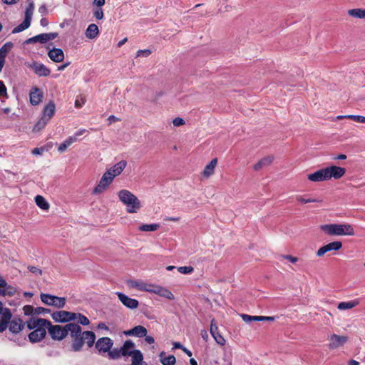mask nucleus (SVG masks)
I'll use <instances>...</instances> for the list:
<instances>
[{
    "instance_id": "1",
    "label": "nucleus",
    "mask_w": 365,
    "mask_h": 365,
    "mask_svg": "<svg viewBox=\"0 0 365 365\" xmlns=\"http://www.w3.org/2000/svg\"><path fill=\"white\" fill-rule=\"evenodd\" d=\"M47 330L51 337L54 340H62L70 334L73 338L72 350L79 351L86 343L89 347L93 346L96 335L91 331L82 332L81 327L76 323H68L65 326L46 324Z\"/></svg>"
},
{
    "instance_id": "2",
    "label": "nucleus",
    "mask_w": 365,
    "mask_h": 365,
    "mask_svg": "<svg viewBox=\"0 0 365 365\" xmlns=\"http://www.w3.org/2000/svg\"><path fill=\"white\" fill-rule=\"evenodd\" d=\"M46 324H50V321L41 318L31 317L27 321L28 329H34L29 334L30 341L33 343L38 342L46 336Z\"/></svg>"
},
{
    "instance_id": "3",
    "label": "nucleus",
    "mask_w": 365,
    "mask_h": 365,
    "mask_svg": "<svg viewBox=\"0 0 365 365\" xmlns=\"http://www.w3.org/2000/svg\"><path fill=\"white\" fill-rule=\"evenodd\" d=\"M119 200L126 206L128 213H136L141 207L140 200L130 191L121 190L118 193Z\"/></svg>"
},
{
    "instance_id": "4",
    "label": "nucleus",
    "mask_w": 365,
    "mask_h": 365,
    "mask_svg": "<svg viewBox=\"0 0 365 365\" xmlns=\"http://www.w3.org/2000/svg\"><path fill=\"white\" fill-rule=\"evenodd\" d=\"M320 229L330 236L354 235V228L349 224H326L321 225Z\"/></svg>"
},
{
    "instance_id": "5",
    "label": "nucleus",
    "mask_w": 365,
    "mask_h": 365,
    "mask_svg": "<svg viewBox=\"0 0 365 365\" xmlns=\"http://www.w3.org/2000/svg\"><path fill=\"white\" fill-rule=\"evenodd\" d=\"M34 10V3L32 1H31L29 3V5L26 9L25 18H24V21L21 24H20L19 25H18L17 26H16L15 28H14V29L11 31L12 34H17V33L21 32L30 26Z\"/></svg>"
},
{
    "instance_id": "6",
    "label": "nucleus",
    "mask_w": 365,
    "mask_h": 365,
    "mask_svg": "<svg viewBox=\"0 0 365 365\" xmlns=\"http://www.w3.org/2000/svg\"><path fill=\"white\" fill-rule=\"evenodd\" d=\"M40 298L42 302H43L45 304L48 306H53L58 309L64 307L66 301L65 297H59L57 296L43 293L41 294Z\"/></svg>"
},
{
    "instance_id": "7",
    "label": "nucleus",
    "mask_w": 365,
    "mask_h": 365,
    "mask_svg": "<svg viewBox=\"0 0 365 365\" xmlns=\"http://www.w3.org/2000/svg\"><path fill=\"white\" fill-rule=\"evenodd\" d=\"M52 319L56 322H68L75 320L77 318L76 313L65 310L54 312L51 314Z\"/></svg>"
},
{
    "instance_id": "8",
    "label": "nucleus",
    "mask_w": 365,
    "mask_h": 365,
    "mask_svg": "<svg viewBox=\"0 0 365 365\" xmlns=\"http://www.w3.org/2000/svg\"><path fill=\"white\" fill-rule=\"evenodd\" d=\"M58 35V33L56 32L41 34L26 39L24 43L30 44L37 42L41 43H46V42L56 38Z\"/></svg>"
},
{
    "instance_id": "9",
    "label": "nucleus",
    "mask_w": 365,
    "mask_h": 365,
    "mask_svg": "<svg viewBox=\"0 0 365 365\" xmlns=\"http://www.w3.org/2000/svg\"><path fill=\"white\" fill-rule=\"evenodd\" d=\"M113 179L110 173L106 172L101 177L99 183L93 189V194L102 193L113 182Z\"/></svg>"
},
{
    "instance_id": "10",
    "label": "nucleus",
    "mask_w": 365,
    "mask_h": 365,
    "mask_svg": "<svg viewBox=\"0 0 365 365\" xmlns=\"http://www.w3.org/2000/svg\"><path fill=\"white\" fill-rule=\"evenodd\" d=\"M87 130L86 129H80L76 131L73 135L67 138L58 148V151L63 153L67 148H68L72 143L76 142L79 136L82 135Z\"/></svg>"
},
{
    "instance_id": "11",
    "label": "nucleus",
    "mask_w": 365,
    "mask_h": 365,
    "mask_svg": "<svg viewBox=\"0 0 365 365\" xmlns=\"http://www.w3.org/2000/svg\"><path fill=\"white\" fill-rule=\"evenodd\" d=\"M342 247V243L340 241L329 242L326 245L321 247L317 252V257H322L327 252L331 251H338Z\"/></svg>"
},
{
    "instance_id": "12",
    "label": "nucleus",
    "mask_w": 365,
    "mask_h": 365,
    "mask_svg": "<svg viewBox=\"0 0 365 365\" xmlns=\"http://www.w3.org/2000/svg\"><path fill=\"white\" fill-rule=\"evenodd\" d=\"M328 339L330 341L328 344L329 348L334 349L344 345L348 341V337L333 334L329 336Z\"/></svg>"
},
{
    "instance_id": "13",
    "label": "nucleus",
    "mask_w": 365,
    "mask_h": 365,
    "mask_svg": "<svg viewBox=\"0 0 365 365\" xmlns=\"http://www.w3.org/2000/svg\"><path fill=\"white\" fill-rule=\"evenodd\" d=\"M113 345V340L109 337L100 338L96 343V348L100 353L108 352Z\"/></svg>"
},
{
    "instance_id": "14",
    "label": "nucleus",
    "mask_w": 365,
    "mask_h": 365,
    "mask_svg": "<svg viewBox=\"0 0 365 365\" xmlns=\"http://www.w3.org/2000/svg\"><path fill=\"white\" fill-rule=\"evenodd\" d=\"M116 294L121 303L127 308L134 309L138 307L139 302L137 299L130 298L122 292H117Z\"/></svg>"
},
{
    "instance_id": "15",
    "label": "nucleus",
    "mask_w": 365,
    "mask_h": 365,
    "mask_svg": "<svg viewBox=\"0 0 365 365\" xmlns=\"http://www.w3.org/2000/svg\"><path fill=\"white\" fill-rule=\"evenodd\" d=\"M327 173H328V180L331 178L339 179L344 175L346 170L344 168L332 165L325 168Z\"/></svg>"
},
{
    "instance_id": "16",
    "label": "nucleus",
    "mask_w": 365,
    "mask_h": 365,
    "mask_svg": "<svg viewBox=\"0 0 365 365\" xmlns=\"http://www.w3.org/2000/svg\"><path fill=\"white\" fill-rule=\"evenodd\" d=\"M328 173H327L326 168L320 169L314 173L309 174L307 178L309 180L312 182H322L328 180Z\"/></svg>"
},
{
    "instance_id": "17",
    "label": "nucleus",
    "mask_w": 365,
    "mask_h": 365,
    "mask_svg": "<svg viewBox=\"0 0 365 365\" xmlns=\"http://www.w3.org/2000/svg\"><path fill=\"white\" fill-rule=\"evenodd\" d=\"M31 68L33 69L34 73L38 76H48L51 73V71L44 64L34 62L31 65Z\"/></svg>"
},
{
    "instance_id": "18",
    "label": "nucleus",
    "mask_w": 365,
    "mask_h": 365,
    "mask_svg": "<svg viewBox=\"0 0 365 365\" xmlns=\"http://www.w3.org/2000/svg\"><path fill=\"white\" fill-rule=\"evenodd\" d=\"M11 316V313L8 308H5L4 312H0V332L4 331L7 328Z\"/></svg>"
},
{
    "instance_id": "19",
    "label": "nucleus",
    "mask_w": 365,
    "mask_h": 365,
    "mask_svg": "<svg viewBox=\"0 0 365 365\" xmlns=\"http://www.w3.org/2000/svg\"><path fill=\"white\" fill-rule=\"evenodd\" d=\"M127 336H132L136 337H144L148 333L146 328L141 325H138L133 328L124 332Z\"/></svg>"
},
{
    "instance_id": "20",
    "label": "nucleus",
    "mask_w": 365,
    "mask_h": 365,
    "mask_svg": "<svg viewBox=\"0 0 365 365\" xmlns=\"http://www.w3.org/2000/svg\"><path fill=\"white\" fill-rule=\"evenodd\" d=\"M210 334H212V337L215 339V341L222 346L225 344V339L224 337L219 333L218 331V327L217 324L215 323L214 320H212L211 324H210Z\"/></svg>"
},
{
    "instance_id": "21",
    "label": "nucleus",
    "mask_w": 365,
    "mask_h": 365,
    "mask_svg": "<svg viewBox=\"0 0 365 365\" xmlns=\"http://www.w3.org/2000/svg\"><path fill=\"white\" fill-rule=\"evenodd\" d=\"M48 56L51 61L56 63L62 62L64 59V53L61 48H53L48 52Z\"/></svg>"
},
{
    "instance_id": "22",
    "label": "nucleus",
    "mask_w": 365,
    "mask_h": 365,
    "mask_svg": "<svg viewBox=\"0 0 365 365\" xmlns=\"http://www.w3.org/2000/svg\"><path fill=\"white\" fill-rule=\"evenodd\" d=\"M127 163L125 160H121L108 169L106 172L110 173V175L114 178L119 175L125 168Z\"/></svg>"
},
{
    "instance_id": "23",
    "label": "nucleus",
    "mask_w": 365,
    "mask_h": 365,
    "mask_svg": "<svg viewBox=\"0 0 365 365\" xmlns=\"http://www.w3.org/2000/svg\"><path fill=\"white\" fill-rule=\"evenodd\" d=\"M43 98V93L38 88H33L30 92V102L33 106L38 105Z\"/></svg>"
},
{
    "instance_id": "24",
    "label": "nucleus",
    "mask_w": 365,
    "mask_h": 365,
    "mask_svg": "<svg viewBox=\"0 0 365 365\" xmlns=\"http://www.w3.org/2000/svg\"><path fill=\"white\" fill-rule=\"evenodd\" d=\"M135 347V344L131 340H126L120 348L121 354L123 356H130Z\"/></svg>"
},
{
    "instance_id": "25",
    "label": "nucleus",
    "mask_w": 365,
    "mask_h": 365,
    "mask_svg": "<svg viewBox=\"0 0 365 365\" xmlns=\"http://www.w3.org/2000/svg\"><path fill=\"white\" fill-rule=\"evenodd\" d=\"M56 111V106L53 101H50L43 108L42 117H46L50 120Z\"/></svg>"
},
{
    "instance_id": "26",
    "label": "nucleus",
    "mask_w": 365,
    "mask_h": 365,
    "mask_svg": "<svg viewBox=\"0 0 365 365\" xmlns=\"http://www.w3.org/2000/svg\"><path fill=\"white\" fill-rule=\"evenodd\" d=\"M217 158H213L210 163L209 164H207L203 172H202V175L205 178H209L212 175L214 174V172H215V167L217 165Z\"/></svg>"
},
{
    "instance_id": "27",
    "label": "nucleus",
    "mask_w": 365,
    "mask_h": 365,
    "mask_svg": "<svg viewBox=\"0 0 365 365\" xmlns=\"http://www.w3.org/2000/svg\"><path fill=\"white\" fill-rule=\"evenodd\" d=\"M99 34V29L96 24H90L86 30L85 35L89 39L96 38Z\"/></svg>"
},
{
    "instance_id": "28",
    "label": "nucleus",
    "mask_w": 365,
    "mask_h": 365,
    "mask_svg": "<svg viewBox=\"0 0 365 365\" xmlns=\"http://www.w3.org/2000/svg\"><path fill=\"white\" fill-rule=\"evenodd\" d=\"M154 294L170 300L175 299L173 294L170 290L159 285H158L156 289L154 290Z\"/></svg>"
},
{
    "instance_id": "29",
    "label": "nucleus",
    "mask_w": 365,
    "mask_h": 365,
    "mask_svg": "<svg viewBox=\"0 0 365 365\" xmlns=\"http://www.w3.org/2000/svg\"><path fill=\"white\" fill-rule=\"evenodd\" d=\"M274 160L273 156H267L263 158H262L259 161H258L255 165L254 169L255 170H259V169L262 168L263 167H266L269 165Z\"/></svg>"
},
{
    "instance_id": "30",
    "label": "nucleus",
    "mask_w": 365,
    "mask_h": 365,
    "mask_svg": "<svg viewBox=\"0 0 365 365\" xmlns=\"http://www.w3.org/2000/svg\"><path fill=\"white\" fill-rule=\"evenodd\" d=\"M130 356L132 357L131 365H142L143 356L140 350H134Z\"/></svg>"
},
{
    "instance_id": "31",
    "label": "nucleus",
    "mask_w": 365,
    "mask_h": 365,
    "mask_svg": "<svg viewBox=\"0 0 365 365\" xmlns=\"http://www.w3.org/2000/svg\"><path fill=\"white\" fill-rule=\"evenodd\" d=\"M24 328V324L21 319H14L10 322L9 330L12 333L17 334Z\"/></svg>"
},
{
    "instance_id": "32",
    "label": "nucleus",
    "mask_w": 365,
    "mask_h": 365,
    "mask_svg": "<svg viewBox=\"0 0 365 365\" xmlns=\"http://www.w3.org/2000/svg\"><path fill=\"white\" fill-rule=\"evenodd\" d=\"M160 360L163 365H174L176 363V359L174 355L165 356V352L160 354Z\"/></svg>"
},
{
    "instance_id": "33",
    "label": "nucleus",
    "mask_w": 365,
    "mask_h": 365,
    "mask_svg": "<svg viewBox=\"0 0 365 365\" xmlns=\"http://www.w3.org/2000/svg\"><path fill=\"white\" fill-rule=\"evenodd\" d=\"M35 202L38 207L43 210H47L49 208V204L46 199L41 195H36Z\"/></svg>"
},
{
    "instance_id": "34",
    "label": "nucleus",
    "mask_w": 365,
    "mask_h": 365,
    "mask_svg": "<svg viewBox=\"0 0 365 365\" xmlns=\"http://www.w3.org/2000/svg\"><path fill=\"white\" fill-rule=\"evenodd\" d=\"M348 14L350 16L357 19H365V9H353L348 10Z\"/></svg>"
},
{
    "instance_id": "35",
    "label": "nucleus",
    "mask_w": 365,
    "mask_h": 365,
    "mask_svg": "<svg viewBox=\"0 0 365 365\" xmlns=\"http://www.w3.org/2000/svg\"><path fill=\"white\" fill-rule=\"evenodd\" d=\"M16 292V289L11 286V285H9L7 283H6V287H2L1 289H0V295H2V296H14Z\"/></svg>"
},
{
    "instance_id": "36",
    "label": "nucleus",
    "mask_w": 365,
    "mask_h": 365,
    "mask_svg": "<svg viewBox=\"0 0 365 365\" xmlns=\"http://www.w3.org/2000/svg\"><path fill=\"white\" fill-rule=\"evenodd\" d=\"M358 304H359V302L357 300L349 301V302H342L338 304L337 308L340 310H345V309H351Z\"/></svg>"
},
{
    "instance_id": "37",
    "label": "nucleus",
    "mask_w": 365,
    "mask_h": 365,
    "mask_svg": "<svg viewBox=\"0 0 365 365\" xmlns=\"http://www.w3.org/2000/svg\"><path fill=\"white\" fill-rule=\"evenodd\" d=\"M128 285L131 287L136 288L140 291L147 289L145 287V282L140 280H130L128 282Z\"/></svg>"
},
{
    "instance_id": "38",
    "label": "nucleus",
    "mask_w": 365,
    "mask_h": 365,
    "mask_svg": "<svg viewBox=\"0 0 365 365\" xmlns=\"http://www.w3.org/2000/svg\"><path fill=\"white\" fill-rule=\"evenodd\" d=\"M13 47L14 43L10 41L4 43L0 48V56L6 58L8 53L11 50Z\"/></svg>"
},
{
    "instance_id": "39",
    "label": "nucleus",
    "mask_w": 365,
    "mask_h": 365,
    "mask_svg": "<svg viewBox=\"0 0 365 365\" xmlns=\"http://www.w3.org/2000/svg\"><path fill=\"white\" fill-rule=\"evenodd\" d=\"M49 120H48L46 117H41L38 122L34 125L33 128L34 132H38L41 129H43L46 125L48 123Z\"/></svg>"
},
{
    "instance_id": "40",
    "label": "nucleus",
    "mask_w": 365,
    "mask_h": 365,
    "mask_svg": "<svg viewBox=\"0 0 365 365\" xmlns=\"http://www.w3.org/2000/svg\"><path fill=\"white\" fill-rule=\"evenodd\" d=\"M160 227L159 224H144L139 227V230L142 232H153Z\"/></svg>"
},
{
    "instance_id": "41",
    "label": "nucleus",
    "mask_w": 365,
    "mask_h": 365,
    "mask_svg": "<svg viewBox=\"0 0 365 365\" xmlns=\"http://www.w3.org/2000/svg\"><path fill=\"white\" fill-rule=\"evenodd\" d=\"M296 200L298 202L302 204H306L309 202H322V200L319 199H313V198H307L304 195H297L296 197Z\"/></svg>"
},
{
    "instance_id": "42",
    "label": "nucleus",
    "mask_w": 365,
    "mask_h": 365,
    "mask_svg": "<svg viewBox=\"0 0 365 365\" xmlns=\"http://www.w3.org/2000/svg\"><path fill=\"white\" fill-rule=\"evenodd\" d=\"M108 356L112 359H119L122 356L120 349H114L113 350L110 349V351H108Z\"/></svg>"
},
{
    "instance_id": "43",
    "label": "nucleus",
    "mask_w": 365,
    "mask_h": 365,
    "mask_svg": "<svg viewBox=\"0 0 365 365\" xmlns=\"http://www.w3.org/2000/svg\"><path fill=\"white\" fill-rule=\"evenodd\" d=\"M178 271L184 274H191L194 271V268L191 266H183L178 267Z\"/></svg>"
},
{
    "instance_id": "44",
    "label": "nucleus",
    "mask_w": 365,
    "mask_h": 365,
    "mask_svg": "<svg viewBox=\"0 0 365 365\" xmlns=\"http://www.w3.org/2000/svg\"><path fill=\"white\" fill-rule=\"evenodd\" d=\"M78 322L82 325H88L90 324L89 319L81 314H76Z\"/></svg>"
},
{
    "instance_id": "45",
    "label": "nucleus",
    "mask_w": 365,
    "mask_h": 365,
    "mask_svg": "<svg viewBox=\"0 0 365 365\" xmlns=\"http://www.w3.org/2000/svg\"><path fill=\"white\" fill-rule=\"evenodd\" d=\"M242 318L245 322H250L252 321L259 322L260 316H250L247 314H242Z\"/></svg>"
},
{
    "instance_id": "46",
    "label": "nucleus",
    "mask_w": 365,
    "mask_h": 365,
    "mask_svg": "<svg viewBox=\"0 0 365 365\" xmlns=\"http://www.w3.org/2000/svg\"><path fill=\"white\" fill-rule=\"evenodd\" d=\"M93 16L97 20H101L104 17V13L103 9L101 7H97L96 9L93 10Z\"/></svg>"
},
{
    "instance_id": "47",
    "label": "nucleus",
    "mask_w": 365,
    "mask_h": 365,
    "mask_svg": "<svg viewBox=\"0 0 365 365\" xmlns=\"http://www.w3.org/2000/svg\"><path fill=\"white\" fill-rule=\"evenodd\" d=\"M25 315L29 316L34 314L35 308L31 305H25L23 308Z\"/></svg>"
},
{
    "instance_id": "48",
    "label": "nucleus",
    "mask_w": 365,
    "mask_h": 365,
    "mask_svg": "<svg viewBox=\"0 0 365 365\" xmlns=\"http://www.w3.org/2000/svg\"><path fill=\"white\" fill-rule=\"evenodd\" d=\"M28 269L36 276L41 275L42 270L37 267L28 266Z\"/></svg>"
},
{
    "instance_id": "49",
    "label": "nucleus",
    "mask_w": 365,
    "mask_h": 365,
    "mask_svg": "<svg viewBox=\"0 0 365 365\" xmlns=\"http://www.w3.org/2000/svg\"><path fill=\"white\" fill-rule=\"evenodd\" d=\"M51 311L49 309L43 308V307H37L35 308L34 314L39 315L50 313Z\"/></svg>"
},
{
    "instance_id": "50",
    "label": "nucleus",
    "mask_w": 365,
    "mask_h": 365,
    "mask_svg": "<svg viewBox=\"0 0 365 365\" xmlns=\"http://www.w3.org/2000/svg\"><path fill=\"white\" fill-rule=\"evenodd\" d=\"M151 54V51L150 49H144V50H138L137 51V57H139L140 56L148 57Z\"/></svg>"
},
{
    "instance_id": "51",
    "label": "nucleus",
    "mask_w": 365,
    "mask_h": 365,
    "mask_svg": "<svg viewBox=\"0 0 365 365\" xmlns=\"http://www.w3.org/2000/svg\"><path fill=\"white\" fill-rule=\"evenodd\" d=\"M173 123L174 126L178 127L183 125L185 123V122L182 118L176 117L175 118L173 119Z\"/></svg>"
},
{
    "instance_id": "52",
    "label": "nucleus",
    "mask_w": 365,
    "mask_h": 365,
    "mask_svg": "<svg viewBox=\"0 0 365 365\" xmlns=\"http://www.w3.org/2000/svg\"><path fill=\"white\" fill-rule=\"evenodd\" d=\"M158 285L148 284L145 282V287L147 289H145L144 292H148L150 293H154V290L156 289Z\"/></svg>"
},
{
    "instance_id": "53",
    "label": "nucleus",
    "mask_w": 365,
    "mask_h": 365,
    "mask_svg": "<svg viewBox=\"0 0 365 365\" xmlns=\"http://www.w3.org/2000/svg\"><path fill=\"white\" fill-rule=\"evenodd\" d=\"M0 95L1 96H6V88L3 81H0Z\"/></svg>"
},
{
    "instance_id": "54",
    "label": "nucleus",
    "mask_w": 365,
    "mask_h": 365,
    "mask_svg": "<svg viewBox=\"0 0 365 365\" xmlns=\"http://www.w3.org/2000/svg\"><path fill=\"white\" fill-rule=\"evenodd\" d=\"M282 257L289 260L292 263H295L298 261V258L292 255H283Z\"/></svg>"
},
{
    "instance_id": "55",
    "label": "nucleus",
    "mask_w": 365,
    "mask_h": 365,
    "mask_svg": "<svg viewBox=\"0 0 365 365\" xmlns=\"http://www.w3.org/2000/svg\"><path fill=\"white\" fill-rule=\"evenodd\" d=\"M145 341L149 344H153L155 343V339L151 336H148L147 334L144 336Z\"/></svg>"
},
{
    "instance_id": "56",
    "label": "nucleus",
    "mask_w": 365,
    "mask_h": 365,
    "mask_svg": "<svg viewBox=\"0 0 365 365\" xmlns=\"http://www.w3.org/2000/svg\"><path fill=\"white\" fill-rule=\"evenodd\" d=\"M85 103V100L81 98V100L76 99L75 101V107L81 108Z\"/></svg>"
},
{
    "instance_id": "57",
    "label": "nucleus",
    "mask_w": 365,
    "mask_h": 365,
    "mask_svg": "<svg viewBox=\"0 0 365 365\" xmlns=\"http://www.w3.org/2000/svg\"><path fill=\"white\" fill-rule=\"evenodd\" d=\"M106 3V0H93V4L97 7L103 6Z\"/></svg>"
},
{
    "instance_id": "58",
    "label": "nucleus",
    "mask_w": 365,
    "mask_h": 365,
    "mask_svg": "<svg viewBox=\"0 0 365 365\" xmlns=\"http://www.w3.org/2000/svg\"><path fill=\"white\" fill-rule=\"evenodd\" d=\"M47 8L46 6V5H41L39 8H38V12L41 14V15H45L47 13Z\"/></svg>"
},
{
    "instance_id": "59",
    "label": "nucleus",
    "mask_w": 365,
    "mask_h": 365,
    "mask_svg": "<svg viewBox=\"0 0 365 365\" xmlns=\"http://www.w3.org/2000/svg\"><path fill=\"white\" fill-rule=\"evenodd\" d=\"M274 319H275V317H264V316H260L259 322L260 321L273 322Z\"/></svg>"
},
{
    "instance_id": "60",
    "label": "nucleus",
    "mask_w": 365,
    "mask_h": 365,
    "mask_svg": "<svg viewBox=\"0 0 365 365\" xmlns=\"http://www.w3.org/2000/svg\"><path fill=\"white\" fill-rule=\"evenodd\" d=\"M354 118H355L354 121H356V122L365 123V116L356 115Z\"/></svg>"
},
{
    "instance_id": "61",
    "label": "nucleus",
    "mask_w": 365,
    "mask_h": 365,
    "mask_svg": "<svg viewBox=\"0 0 365 365\" xmlns=\"http://www.w3.org/2000/svg\"><path fill=\"white\" fill-rule=\"evenodd\" d=\"M202 338L206 341L209 337L208 333L206 330H202L200 332Z\"/></svg>"
},
{
    "instance_id": "62",
    "label": "nucleus",
    "mask_w": 365,
    "mask_h": 365,
    "mask_svg": "<svg viewBox=\"0 0 365 365\" xmlns=\"http://www.w3.org/2000/svg\"><path fill=\"white\" fill-rule=\"evenodd\" d=\"M70 62L68 61L58 67V71H63L70 65Z\"/></svg>"
},
{
    "instance_id": "63",
    "label": "nucleus",
    "mask_w": 365,
    "mask_h": 365,
    "mask_svg": "<svg viewBox=\"0 0 365 365\" xmlns=\"http://www.w3.org/2000/svg\"><path fill=\"white\" fill-rule=\"evenodd\" d=\"M165 221H173V222H178L180 220V217H167L165 218Z\"/></svg>"
},
{
    "instance_id": "64",
    "label": "nucleus",
    "mask_w": 365,
    "mask_h": 365,
    "mask_svg": "<svg viewBox=\"0 0 365 365\" xmlns=\"http://www.w3.org/2000/svg\"><path fill=\"white\" fill-rule=\"evenodd\" d=\"M40 24H41V26L45 27V26H48V20L46 18H42L40 20Z\"/></svg>"
}]
</instances>
